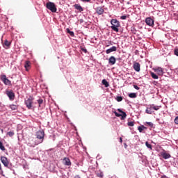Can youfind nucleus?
<instances>
[{"label": "nucleus", "mask_w": 178, "mask_h": 178, "mask_svg": "<svg viewBox=\"0 0 178 178\" xmlns=\"http://www.w3.org/2000/svg\"><path fill=\"white\" fill-rule=\"evenodd\" d=\"M43 103H44V100L42 99H39L38 100V104L40 107H41V105H42Z\"/></svg>", "instance_id": "nucleus-30"}, {"label": "nucleus", "mask_w": 178, "mask_h": 178, "mask_svg": "<svg viewBox=\"0 0 178 178\" xmlns=\"http://www.w3.org/2000/svg\"><path fill=\"white\" fill-rule=\"evenodd\" d=\"M145 23L147 26H154V19L151 17H147L146 18Z\"/></svg>", "instance_id": "nucleus-10"}, {"label": "nucleus", "mask_w": 178, "mask_h": 178, "mask_svg": "<svg viewBox=\"0 0 178 178\" xmlns=\"http://www.w3.org/2000/svg\"><path fill=\"white\" fill-rule=\"evenodd\" d=\"M120 143H123V139L122 138H120Z\"/></svg>", "instance_id": "nucleus-42"}, {"label": "nucleus", "mask_w": 178, "mask_h": 178, "mask_svg": "<svg viewBox=\"0 0 178 178\" xmlns=\"http://www.w3.org/2000/svg\"><path fill=\"white\" fill-rule=\"evenodd\" d=\"M152 109H154V111H159V109L161 108L159 106H155L154 104L150 105Z\"/></svg>", "instance_id": "nucleus-21"}, {"label": "nucleus", "mask_w": 178, "mask_h": 178, "mask_svg": "<svg viewBox=\"0 0 178 178\" xmlns=\"http://www.w3.org/2000/svg\"><path fill=\"white\" fill-rule=\"evenodd\" d=\"M67 33H68V34H70V35H71V37H74V32L71 31L70 29H67Z\"/></svg>", "instance_id": "nucleus-27"}, {"label": "nucleus", "mask_w": 178, "mask_h": 178, "mask_svg": "<svg viewBox=\"0 0 178 178\" xmlns=\"http://www.w3.org/2000/svg\"><path fill=\"white\" fill-rule=\"evenodd\" d=\"M7 136H9V137H13L15 136L14 131H9L7 133Z\"/></svg>", "instance_id": "nucleus-31"}, {"label": "nucleus", "mask_w": 178, "mask_h": 178, "mask_svg": "<svg viewBox=\"0 0 178 178\" xmlns=\"http://www.w3.org/2000/svg\"><path fill=\"white\" fill-rule=\"evenodd\" d=\"M134 88L135 90H140V87H138L137 85H134Z\"/></svg>", "instance_id": "nucleus-39"}, {"label": "nucleus", "mask_w": 178, "mask_h": 178, "mask_svg": "<svg viewBox=\"0 0 178 178\" xmlns=\"http://www.w3.org/2000/svg\"><path fill=\"white\" fill-rule=\"evenodd\" d=\"M0 161L6 168H8L9 166V160H8V158L1 156L0 157Z\"/></svg>", "instance_id": "nucleus-6"}, {"label": "nucleus", "mask_w": 178, "mask_h": 178, "mask_svg": "<svg viewBox=\"0 0 178 178\" xmlns=\"http://www.w3.org/2000/svg\"><path fill=\"white\" fill-rule=\"evenodd\" d=\"M102 83L103 86H104L106 88H108L109 86V83L106 81V79H103Z\"/></svg>", "instance_id": "nucleus-20"}, {"label": "nucleus", "mask_w": 178, "mask_h": 178, "mask_svg": "<svg viewBox=\"0 0 178 178\" xmlns=\"http://www.w3.org/2000/svg\"><path fill=\"white\" fill-rule=\"evenodd\" d=\"M34 101V97L33 96H29V97L25 100V105L28 109H31L33 108V102Z\"/></svg>", "instance_id": "nucleus-4"}, {"label": "nucleus", "mask_w": 178, "mask_h": 178, "mask_svg": "<svg viewBox=\"0 0 178 178\" xmlns=\"http://www.w3.org/2000/svg\"><path fill=\"white\" fill-rule=\"evenodd\" d=\"M128 126H130L131 127H133L134 126V122H129Z\"/></svg>", "instance_id": "nucleus-35"}, {"label": "nucleus", "mask_w": 178, "mask_h": 178, "mask_svg": "<svg viewBox=\"0 0 178 178\" xmlns=\"http://www.w3.org/2000/svg\"><path fill=\"white\" fill-rule=\"evenodd\" d=\"M161 178H168L166 175H163L161 177Z\"/></svg>", "instance_id": "nucleus-43"}, {"label": "nucleus", "mask_w": 178, "mask_h": 178, "mask_svg": "<svg viewBox=\"0 0 178 178\" xmlns=\"http://www.w3.org/2000/svg\"><path fill=\"white\" fill-rule=\"evenodd\" d=\"M102 2H104V1H101V3H102Z\"/></svg>", "instance_id": "nucleus-47"}, {"label": "nucleus", "mask_w": 178, "mask_h": 178, "mask_svg": "<svg viewBox=\"0 0 178 178\" xmlns=\"http://www.w3.org/2000/svg\"><path fill=\"white\" fill-rule=\"evenodd\" d=\"M146 124H147V126L149 127H154V124L151 122H146Z\"/></svg>", "instance_id": "nucleus-33"}, {"label": "nucleus", "mask_w": 178, "mask_h": 178, "mask_svg": "<svg viewBox=\"0 0 178 178\" xmlns=\"http://www.w3.org/2000/svg\"><path fill=\"white\" fill-rule=\"evenodd\" d=\"M108 63L111 65H115L116 63V58L113 56H111L108 59Z\"/></svg>", "instance_id": "nucleus-11"}, {"label": "nucleus", "mask_w": 178, "mask_h": 178, "mask_svg": "<svg viewBox=\"0 0 178 178\" xmlns=\"http://www.w3.org/2000/svg\"><path fill=\"white\" fill-rule=\"evenodd\" d=\"M127 18V16H126V15H122V16L120 17V19L122 20H126Z\"/></svg>", "instance_id": "nucleus-36"}, {"label": "nucleus", "mask_w": 178, "mask_h": 178, "mask_svg": "<svg viewBox=\"0 0 178 178\" xmlns=\"http://www.w3.org/2000/svg\"><path fill=\"white\" fill-rule=\"evenodd\" d=\"M150 74H151V76L152 77V79H154V80H158L159 76L155 73L151 72Z\"/></svg>", "instance_id": "nucleus-22"}, {"label": "nucleus", "mask_w": 178, "mask_h": 178, "mask_svg": "<svg viewBox=\"0 0 178 178\" xmlns=\"http://www.w3.org/2000/svg\"><path fill=\"white\" fill-rule=\"evenodd\" d=\"M146 147H147L149 149H152V145L151 144H149L148 142L145 143Z\"/></svg>", "instance_id": "nucleus-32"}, {"label": "nucleus", "mask_w": 178, "mask_h": 178, "mask_svg": "<svg viewBox=\"0 0 178 178\" xmlns=\"http://www.w3.org/2000/svg\"><path fill=\"white\" fill-rule=\"evenodd\" d=\"M74 8L76 9V10H79L80 12H83L84 10L83 9V7L80 6V4H75L74 5Z\"/></svg>", "instance_id": "nucleus-18"}, {"label": "nucleus", "mask_w": 178, "mask_h": 178, "mask_svg": "<svg viewBox=\"0 0 178 178\" xmlns=\"http://www.w3.org/2000/svg\"><path fill=\"white\" fill-rule=\"evenodd\" d=\"M161 156H163L164 159H169L171 156L170 154H168L166 152H161Z\"/></svg>", "instance_id": "nucleus-17"}, {"label": "nucleus", "mask_w": 178, "mask_h": 178, "mask_svg": "<svg viewBox=\"0 0 178 178\" xmlns=\"http://www.w3.org/2000/svg\"><path fill=\"white\" fill-rule=\"evenodd\" d=\"M45 136V134L44 131H38L36 132V138L38 139V140H35V138H29V145L30 147H35V145H38V144H41L44 141V137Z\"/></svg>", "instance_id": "nucleus-1"}, {"label": "nucleus", "mask_w": 178, "mask_h": 178, "mask_svg": "<svg viewBox=\"0 0 178 178\" xmlns=\"http://www.w3.org/2000/svg\"><path fill=\"white\" fill-rule=\"evenodd\" d=\"M175 124H178V116L175 118Z\"/></svg>", "instance_id": "nucleus-37"}, {"label": "nucleus", "mask_w": 178, "mask_h": 178, "mask_svg": "<svg viewBox=\"0 0 178 178\" xmlns=\"http://www.w3.org/2000/svg\"><path fill=\"white\" fill-rule=\"evenodd\" d=\"M6 95L8 97L10 101H14L15 100V92H13V90H10L6 92Z\"/></svg>", "instance_id": "nucleus-7"}, {"label": "nucleus", "mask_w": 178, "mask_h": 178, "mask_svg": "<svg viewBox=\"0 0 178 178\" xmlns=\"http://www.w3.org/2000/svg\"><path fill=\"white\" fill-rule=\"evenodd\" d=\"M9 108H11V111H17L19 106L15 104H11L9 106Z\"/></svg>", "instance_id": "nucleus-19"}, {"label": "nucleus", "mask_w": 178, "mask_h": 178, "mask_svg": "<svg viewBox=\"0 0 178 178\" xmlns=\"http://www.w3.org/2000/svg\"><path fill=\"white\" fill-rule=\"evenodd\" d=\"M118 50V48L115 46H113L111 48L108 49L106 51V54H111V52H116V51Z\"/></svg>", "instance_id": "nucleus-12"}, {"label": "nucleus", "mask_w": 178, "mask_h": 178, "mask_svg": "<svg viewBox=\"0 0 178 178\" xmlns=\"http://www.w3.org/2000/svg\"><path fill=\"white\" fill-rule=\"evenodd\" d=\"M129 98H137V94L132 92L129 95Z\"/></svg>", "instance_id": "nucleus-26"}, {"label": "nucleus", "mask_w": 178, "mask_h": 178, "mask_svg": "<svg viewBox=\"0 0 178 178\" xmlns=\"http://www.w3.org/2000/svg\"><path fill=\"white\" fill-rule=\"evenodd\" d=\"M11 42L8 41V40H6L3 44V45H5L6 47H10Z\"/></svg>", "instance_id": "nucleus-23"}, {"label": "nucleus", "mask_w": 178, "mask_h": 178, "mask_svg": "<svg viewBox=\"0 0 178 178\" xmlns=\"http://www.w3.org/2000/svg\"><path fill=\"white\" fill-rule=\"evenodd\" d=\"M74 178H81L80 175H75Z\"/></svg>", "instance_id": "nucleus-45"}, {"label": "nucleus", "mask_w": 178, "mask_h": 178, "mask_svg": "<svg viewBox=\"0 0 178 178\" xmlns=\"http://www.w3.org/2000/svg\"><path fill=\"white\" fill-rule=\"evenodd\" d=\"M30 66H31V63H30V61H29V60L26 61L24 67H25L26 72H29V70H30Z\"/></svg>", "instance_id": "nucleus-16"}, {"label": "nucleus", "mask_w": 178, "mask_h": 178, "mask_svg": "<svg viewBox=\"0 0 178 178\" xmlns=\"http://www.w3.org/2000/svg\"><path fill=\"white\" fill-rule=\"evenodd\" d=\"M111 29L116 33H119V27H120V22L118 21L117 19H113L111 21Z\"/></svg>", "instance_id": "nucleus-2"}, {"label": "nucleus", "mask_w": 178, "mask_h": 178, "mask_svg": "<svg viewBox=\"0 0 178 178\" xmlns=\"http://www.w3.org/2000/svg\"><path fill=\"white\" fill-rule=\"evenodd\" d=\"M90 0H83V2H90Z\"/></svg>", "instance_id": "nucleus-44"}, {"label": "nucleus", "mask_w": 178, "mask_h": 178, "mask_svg": "<svg viewBox=\"0 0 178 178\" xmlns=\"http://www.w3.org/2000/svg\"><path fill=\"white\" fill-rule=\"evenodd\" d=\"M0 149L1 151H6V149L5 148V146H3V143H2L0 140Z\"/></svg>", "instance_id": "nucleus-25"}, {"label": "nucleus", "mask_w": 178, "mask_h": 178, "mask_svg": "<svg viewBox=\"0 0 178 178\" xmlns=\"http://www.w3.org/2000/svg\"><path fill=\"white\" fill-rule=\"evenodd\" d=\"M146 113H148L149 115H151L152 113V108H151V106L149 108H147L146 109Z\"/></svg>", "instance_id": "nucleus-24"}, {"label": "nucleus", "mask_w": 178, "mask_h": 178, "mask_svg": "<svg viewBox=\"0 0 178 178\" xmlns=\"http://www.w3.org/2000/svg\"><path fill=\"white\" fill-rule=\"evenodd\" d=\"M0 79L1 81H3V83L5 84V86H12V81L8 79V78L6 77V75L5 74L1 75Z\"/></svg>", "instance_id": "nucleus-5"}, {"label": "nucleus", "mask_w": 178, "mask_h": 178, "mask_svg": "<svg viewBox=\"0 0 178 178\" xmlns=\"http://www.w3.org/2000/svg\"><path fill=\"white\" fill-rule=\"evenodd\" d=\"M63 162L65 166H72V162L70 161V158H67V157L64 158L63 160Z\"/></svg>", "instance_id": "nucleus-9"}, {"label": "nucleus", "mask_w": 178, "mask_h": 178, "mask_svg": "<svg viewBox=\"0 0 178 178\" xmlns=\"http://www.w3.org/2000/svg\"><path fill=\"white\" fill-rule=\"evenodd\" d=\"M114 114L115 116H117V118H120L122 117V114H119L118 112L114 111Z\"/></svg>", "instance_id": "nucleus-34"}, {"label": "nucleus", "mask_w": 178, "mask_h": 178, "mask_svg": "<svg viewBox=\"0 0 178 178\" xmlns=\"http://www.w3.org/2000/svg\"><path fill=\"white\" fill-rule=\"evenodd\" d=\"M154 1H156V0H154Z\"/></svg>", "instance_id": "nucleus-48"}, {"label": "nucleus", "mask_w": 178, "mask_h": 178, "mask_svg": "<svg viewBox=\"0 0 178 178\" xmlns=\"http://www.w3.org/2000/svg\"><path fill=\"white\" fill-rule=\"evenodd\" d=\"M154 72L159 75V76H163V68L161 67H158L157 68L154 69Z\"/></svg>", "instance_id": "nucleus-8"}, {"label": "nucleus", "mask_w": 178, "mask_h": 178, "mask_svg": "<svg viewBox=\"0 0 178 178\" xmlns=\"http://www.w3.org/2000/svg\"><path fill=\"white\" fill-rule=\"evenodd\" d=\"M133 67L136 72H140V63H135L133 65Z\"/></svg>", "instance_id": "nucleus-14"}, {"label": "nucleus", "mask_w": 178, "mask_h": 178, "mask_svg": "<svg viewBox=\"0 0 178 178\" xmlns=\"http://www.w3.org/2000/svg\"><path fill=\"white\" fill-rule=\"evenodd\" d=\"M116 101H118V102H122V101H123V97L121 96H118L115 98Z\"/></svg>", "instance_id": "nucleus-29"}, {"label": "nucleus", "mask_w": 178, "mask_h": 178, "mask_svg": "<svg viewBox=\"0 0 178 178\" xmlns=\"http://www.w3.org/2000/svg\"><path fill=\"white\" fill-rule=\"evenodd\" d=\"M98 177H104V174L103 173H100V174H97Z\"/></svg>", "instance_id": "nucleus-40"}, {"label": "nucleus", "mask_w": 178, "mask_h": 178, "mask_svg": "<svg viewBox=\"0 0 178 178\" xmlns=\"http://www.w3.org/2000/svg\"><path fill=\"white\" fill-rule=\"evenodd\" d=\"M104 12H105V10H104V8H102V7H97L96 8V13H97L98 15H103Z\"/></svg>", "instance_id": "nucleus-15"}, {"label": "nucleus", "mask_w": 178, "mask_h": 178, "mask_svg": "<svg viewBox=\"0 0 178 178\" xmlns=\"http://www.w3.org/2000/svg\"><path fill=\"white\" fill-rule=\"evenodd\" d=\"M47 9H49V10H51L53 13H56V6H55V3L49 1L46 4Z\"/></svg>", "instance_id": "nucleus-3"}, {"label": "nucleus", "mask_w": 178, "mask_h": 178, "mask_svg": "<svg viewBox=\"0 0 178 178\" xmlns=\"http://www.w3.org/2000/svg\"><path fill=\"white\" fill-rule=\"evenodd\" d=\"M83 51H84L86 52L87 50L86 49H83Z\"/></svg>", "instance_id": "nucleus-46"}, {"label": "nucleus", "mask_w": 178, "mask_h": 178, "mask_svg": "<svg viewBox=\"0 0 178 178\" xmlns=\"http://www.w3.org/2000/svg\"><path fill=\"white\" fill-rule=\"evenodd\" d=\"M118 111L120 112V113H122L121 115V119L122 120H124V119H126V117L127 116V115L126 114V113L123 111H122V109L118 108Z\"/></svg>", "instance_id": "nucleus-13"}, {"label": "nucleus", "mask_w": 178, "mask_h": 178, "mask_svg": "<svg viewBox=\"0 0 178 178\" xmlns=\"http://www.w3.org/2000/svg\"><path fill=\"white\" fill-rule=\"evenodd\" d=\"M3 171L2 170V165H1L0 163V175L3 172Z\"/></svg>", "instance_id": "nucleus-41"}, {"label": "nucleus", "mask_w": 178, "mask_h": 178, "mask_svg": "<svg viewBox=\"0 0 178 178\" xmlns=\"http://www.w3.org/2000/svg\"><path fill=\"white\" fill-rule=\"evenodd\" d=\"M145 129H147V127L144 126L138 127V128L139 133H143V130H144Z\"/></svg>", "instance_id": "nucleus-28"}, {"label": "nucleus", "mask_w": 178, "mask_h": 178, "mask_svg": "<svg viewBox=\"0 0 178 178\" xmlns=\"http://www.w3.org/2000/svg\"><path fill=\"white\" fill-rule=\"evenodd\" d=\"M174 52H175V55H176L177 56H178V49H175Z\"/></svg>", "instance_id": "nucleus-38"}]
</instances>
